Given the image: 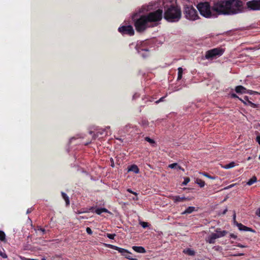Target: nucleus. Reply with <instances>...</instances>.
I'll return each mask as SVG.
<instances>
[{"label":"nucleus","instance_id":"nucleus-1","mask_svg":"<svg viewBox=\"0 0 260 260\" xmlns=\"http://www.w3.org/2000/svg\"><path fill=\"white\" fill-rule=\"evenodd\" d=\"M197 8L201 15L209 18L217 15H232L242 12V3L240 0L220 1L214 4L211 7L208 2L200 3Z\"/></svg>","mask_w":260,"mask_h":260},{"label":"nucleus","instance_id":"nucleus-2","mask_svg":"<svg viewBox=\"0 0 260 260\" xmlns=\"http://www.w3.org/2000/svg\"><path fill=\"white\" fill-rule=\"evenodd\" d=\"M165 10L164 18L170 22L178 21L181 17V11L180 8L178 6L172 4L164 3Z\"/></svg>","mask_w":260,"mask_h":260},{"label":"nucleus","instance_id":"nucleus-3","mask_svg":"<svg viewBox=\"0 0 260 260\" xmlns=\"http://www.w3.org/2000/svg\"><path fill=\"white\" fill-rule=\"evenodd\" d=\"M137 15V14H135L133 16V19L135 21L134 25L136 29L138 32L144 31L147 27H149V22L147 21V19L145 15L141 16L139 19H135V17Z\"/></svg>","mask_w":260,"mask_h":260},{"label":"nucleus","instance_id":"nucleus-4","mask_svg":"<svg viewBox=\"0 0 260 260\" xmlns=\"http://www.w3.org/2000/svg\"><path fill=\"white\" fill-rule=\"evenodd\" d=\"M184 14L186 19L191 21L196 20L199 18L197 10L192 6L185 7Z\"/></svg>","mask_w":260,"mask_h":260},{"label":"nucleus","instance_id":"nucleus-5","mask_svg":"<svg viewBox=\"0 0 260 260\" xmlns=\"http://www.w3.org/2000/svg\"><path fill=\"white\" fill-rule=\"evenodd\" d=\"M224 52V49L221 48H216L206 52L205 58L209 60H212L221 56Z\"/></svg>","mask_w":260,"mask_h":260},{"label":"nucleus","instance_id":"nucleus-6","mask_svg":"<svg viewBox=\"0 0 260 260\" xmlns=\"http://www.w3.org/2000/svg\"><path fill=\"white\" fill-rule=\"evenodd\" d=\"M149 22H154L160 21L162 19V10L158 9L157 10L150 12L147 15H145Z\"/></svg>","mask_w":260,"mask_h":260},{"label":"nucleus","instance_id":"nucleus-7","mask_svg":"<svg viewBox=\"0 0 260 260\" xmlns=\"http://www.w3.org/2000/svg\"><path fill=\"white\" fill-rule=\"evenodd\" d=\"M248 9L253 11L260 10V0H252L246 3Z\"/></svg>","mask_w":260,"mask_h":260},{"label":"nucleus","instance_id":"nucleus-8","mask_svg":"<svg viewBox=\"0 0 260 260\" xmlns=\"http://www.w3.org/2000/svg\"><path fill=\"white\" fill-rule=\"evenodd\" d=\"M118 30L123 35L133 36L134 35V30L131 25L122 26L118 28Z\"/></svg>","mask_w":260,"mask_h":260},{"label":"nucleus","instance_id":"nucleus-9","mask_svg":"<svg viewBox=\"0 0 260 260\" xmlns=\"http://www.w3.org/2000/svg\"><path fill=\"white\" fill-rule=\"evenodd\" d=\"M110 247L112 248L117 250L119 253H121V254L123 256H125V258H126L128 259H130V260H131L133 258V257H132L130 256V254H131V253L129 252L128 251H127L126 249H123L122 248H120L116 246H114V245H110Z\"/></svg>","mask_w":260,"mask_h":260},{"label":"nucleus","instance_id":"nucleus-10","mask_svg":"<svg viewBox=\"0 0 260 260\" xmlns=\"http://www.w3.org/2000/svg\"><path fill=\"white\" fill-rule=\"evenodd\" d=\"M233 222H234V224L235 225H236L238 228V229L240 231L254 232V231L253 230H252L251 228L246 226L243 225L242 223H238L236 220V213H234V214L233 215Z\"/></svg>","mask_w":260,"mask_h":260},{"label":"nucleus","instance_id":"nucleus-11","mask_svg":"<svg viewBox=\"0 0 260 260\" xmlns=\"http://www.w3.org/2000/svg\"><path fill=\"white\" fill-rule=\"evenodd\" d=\"M144 43L141 44H137L136 46V49L137 50L139 53H140L142 56L146 57L148 55V49L143 47Z\"/></svg>","mask_w":260,"mask_h":260},{"label":"nucleus","instance_id":"nucleus-12","mask_svg":"<svg viewBox=\"0 0 260 260\" xmlns=\"http://www.w3.org/2000/svg\"><path fill=\"white\" fill-rule=\"evenodd\" d=\"M235 91L238 93H247L250 94H258V92L256 91H253L252 90H247L244 87L241 85H239L236 87Z\"/></svg>","mask_w":260,"mask_h":260},{"label":"nucleus","instance_id":"nucleus-13","mask_svg":"<svg viewBox=\"0 0 260 260\" xmlns=\"http://www.w3.org/2000/svg\"><path fill=\"white\" fill-rule=\"evenodd\" d=\"M171 199L175 203L183 202L186 201H189L190 200L189 198H186L185 197H180L179 196H172L171 197Z\"/></svg>","mask_w":260,"mask_h":260},{"label":"nucleus","instance_id":"nucleus-14","mask_svg":"<svg viewBox=\"0 0 260 260\" xmlns=\"http://www.w3.org/2000/svg\"><path fill=\"white\" fill-rule=\"evenodd\" d=\"M217 238L218 236H216L214 233H212L206 238V240L207 242L210 244H214L215 243V240Z\"/></svg>","mask_w":260,"mask_h":260},{"label":"nucleus","instance_id":"nucleus-15","mask_svg":"<svg viewBox=\"0 0 260 260\" xmlns=\"http://www.w3.org/2000/svg\"><path fill=\"white\" fill-rule=\"evenodd\" d=\"M106 128L98 129L97 131L96 134H94L93 138L95 139L96 138H97L100 136H103L104 135L105 136H106L107 135V132H106Z\"/></svg>","mask_w":260,"mask_h":260},{"label":"nucleus","instance_id":"nucleus-16","mask_svg":"<svg viewBox=\"0 0 260 260\" xmlns=\"http://www.w3.org/2000/svg\"><path fill=\"white\" fill-rule=\"evenodd\" d=\"M153 9V5L152 4H149L147 6H143L141 9H140L139 13H144L145 12H147L150 11Z\"/></svg>","mask_w":260,"mask_h":260},{"label":"nucleus","instance_id":"nucleus-17","mask_svg":"<svg viewBox=\"0 0 260 260\" xmlns=\"http://www.w3.org/2000/svg\"><path fill=\"white\" fill-rule=\"evenodd\" d=\"M132 248L134 250L138 253H144L146 252V250L142 246H134L132 247Z\"/></svg>","mask_w":260,"mask_h":260},{"label":"nucleus","instance_id":"nucleus-18","mask_svg":"<svg viewBox=\"0 0 260 260\" xmlns=\"http://www.w3.org/2000/svg\"><path fill=\"white\" fill-rule=\"evenodd\" d=\"M128 171L133 172L136 174H138L139 172V169L137 166L133 165L128 168Z\"/></svg>","mask_w":260,"mask_h":260},{"label":"nucleus","instance_id":"nucleus-19","mask_svg":"<svg viewBox=\"0 0 260 260\" xmlns=\"http://www.w3.org/2000/svg\"><path fill=\"white\" fill-rule=\"evenodd\" d=\"M195 211V207L190 206L188 207L184 212L182 213V214H190Z\"/></svg>","mask_w":260,"mask_h":260},{"label":"nucleus","instance_id":"nucleus-20","mask_svg":"<svg viewBox=\"0 0 260 260\" xmlns=\"http://www.w3.org/2000/svg\"><path fill=\"white\" fill-rule=\"evenodd\" d=\"M183 252L188 255L193 256L195 254V252L190 248H186L183 250Z\"/></svg>","mask_w":260,"mask_h":260},{"label":"nucleus","instance_id":"nucleus-21","mask_svg":"<svg viewBox=\"0 0 260 260\" xmlns=\"http://www.w3.org/2000/svg\"><path fill=\"white\" fill-rule=\"evenodd\" d=\"M228 233V232L226 231H222L221 232L219 233H215L214 234L216 235V236H218V238L224 237Z\"/></svg>","mask_w":260,"mask_h":260},{"label":"nucleus","instance_id":"nucleus-22","mask_svg":"<svg viewBox=\"0 0 260 260\" xmlns=\"http://www.w3.org/2000/svg\"><path fill=\"white\" fill-rule=\"evenodd\" d=\"M61 195H62V197L63 198V199L65 200L66 204L67 205H69L70 204V200H69V198L68 197V196L67 195V194L65 193L64 192H62Z\"/></svg>","mask_w":260,"mask_h":260},{"label":"nucleus","instance_id":"nucleus-23","mask_svg":"<svg viewBox=\"0 0 260 260\" xmlns=\"http://www.w3.org/2000/svg\"><path fill=\"white\" fill-rule=\"evenodd\" d=\"M235 166V163L234 162H231L224 166H223L222 167L224 169H228L232 168H233Z\"/></svg>","mask_w":260,"mask_h":260},{"label":"nucleus","instance_id":"nucleus-24","mask_svg":"<svg viewBox=\"0 0 260 260\" xmlns=\"http://www.w3.org/2000/svg\"><path fill=\"white\" fill-rule=\"evenodd\" d=\"M196 182L201 187H203L205 186V182L200 179H197Z\"/></svg>","mask_w":260,"mask_h":260},{"label":"nucleus","instance_id":"nucleus-25","mask_svg":"<svg viewBox=\"0 0 260 260\" xmlns=\"http://www.w3.org/2000/svg\"><path fill=\"white\" fill-rule=\"evenodd\" d=\"M0 240L3 242H6V235L2 231H0Z\"/></svg>","mask_w":260,"mask_h":260},{"label":"nucleus","instance_id":"nucleus-26","mask_svg":"<svg viewBox=\"0 0 260 260\" xmlns=\"http://www.w3.org/2000/svg\"><path fill=\"white\" fill-rule=\"evenodd\" d=\"M256 181V178L255 176L252 177L249 181L247 182V184L248 185H251L253 184L254 182Z\"/></svg>","mask_w":260,"mask_h":260},{"label":"nucleus","instance_id":"nucleus-27","mask_svg":"<svg viewBox=\"0 0 260 260\" xmlns=\"http://www.w3.org/2000/svg\"><path fill=\"white\" fill-rule=\"evenodd\" d=\"M145 140L149 142V143H150L151 145H152L153 146H154V145L155 144V142L154 141V140L150 138L149 137H146L145 138Z\"/></svg>","mask_w":260,"mask_h":260},{"label":"nucleus","instance_id":"nucleus-28","mask_svg":"<svg viewBox=\"0 0 260 260\" xmlns=\"http://www.w3.org/2000/svg\"><path fill=\"white\" fill-rule=\"evenodd\" d=\"M178 79L180 80L182 78V73H183V69L182 68L180 67L178 69Z\"/></svg>","mask_w":260,"mask_h":260},{"label":"nucleus","instance_id":"nucleus-29","mask_svg":"<svg viewBox=\"0 0 260 260\" xmlns=\"http://www.w3.org/2000/svg\"><path fill=\"white\" fill-rule=\"evenodd\" d=\"M189 181H190L189 178L185 177V178H184V181L182 182V184L183 185H186Z\"/></svg>","mask_w":260,"mask_h":260},{"label":"nucleus","instance_id":"nucleus-30","mask_svg":"<svg viewBox=\"0 0 260 260\" xmlns=\"http://www.w3.org/2000/svg\"><path fill=\"white\" fill-rule=\"evenodd\" d=\"M177 166H178V164L177 163H173L170 164L168 167L171 169H177Z\"/></svg>","mask_w":260,"mask_h":260},{"label":"nucleus","instance_id":"nucleus-31","mask_svg":"<svg viewBox=\"0 0 260 260\" xmlns=\"http://www.w3.org/2000/svg\"><path fill=\"white\" fill-rule=\"evenodd\" d=\"M115 236H116V235L114 234H107V237L110 239H114Z\"/></svg>","mask_w":260,"mask_h":260},{"label":"nucleus","instance_id":"nucleus-32","mask_svg":"<svg viewBox=\"0 0 260 260\" xmlns=\"http://www.w3.org/2000/svg\"><path fill=\"white\" fill-rule=\"evenodd\" d=\"M0 256H1L3 258H6L7 257V255L6 253L3 252L0 250Z\"/></svg>","mask_w":260,"mask_h":260},{"label":"nucleus","instance_id":"nucleus-33","mask_svg":"<svg viewBox=\"0 0 260 260\" xmlns=\"http://www.w3.org/2000/svg\"><path fill=\"white\" fill-rule=\"evenodd\" d=\"M203 174L205 176H206V177H208V178H210V179H215V177L211 176H210L209 174H207V173H203Z\"/></svg>","mask_w":260,"mask_h":260},{"label":"nucleus","instance_id":"nucleus-34","mask_svg":"<svg viewBox=\"0 0 260 260\" xmlns=\"http://www.w3.org/2000/svg\"><path fill=\"white\" fill-rule=\"evenodd\" d=\"M140 224L143 228H146L148 226V223L146 222H141Z\"/></svg>","mask_w":260,"mask_h":260},{"label":"nucleus","instance_id":"nucleus-35","mask_svg":"<svg viewBox=\"0 0 260 260\" xmlns=\"http://www.w3.org/2000/svg\"><path fill=\"white\" fill-rule=\"evenodd\" d=\"M38 230L41 231L42 233V235H44L46 232V231L44 229L41 228L39 226L38 227Z\"/></svg>","mask_w":260,"mask_h":260},{"label":"nucleus","instance_id":"nucleus-36","mask_svg":"<svg viewBox=\"0 0 260 260\" xmlns=\"http://www.w3.org/2000/svg\"><path fill=\"white\" fill-rule=\"evenodd\" d=\"M95 212L99 214V215H100L101 213H102V211L101 210V208H98L96 209L95 210Z\"/></svg>","mask_w":260,"mask_h":260},{"label":"nucleus","instance_id":"nucleus-37","mask_svg":"<svg viewBox=\"0 0 260 260\" xmlns=\"http://www.w3.org/2000/svg\"><path fill=\"white\" fill-rule=\"evenodd\" d=\"M86 231L88 234L91 235L92 233V232L90 228L87 227L86 229Z\"/></svg>","mask_w":260,"mask_h":260},{"label":"nucleus","instance_id":"nucleus-38","mask_svg":"<svg viewBox=\"0 0 260 260\" xmlns=\"http://www.w3.org/2000/svg\"><path fill=\"white\" fill-rule=\"evenodd\" d=\"M251 107H253V108H257L258 107V105H256L254 103H250V105Z\"/></svg>","mask_w":260,"mask_h":260},{"label":"nucleus","instance_id":"nucleus-39","mask_svg":"<svg viewBox=\"0 0 260 260\" xmlns=\"http://www.w3.org/2000/svg\"><path fill=\"white\" fill-rule=\"evenodd\" d=\"M230 236L231 238H234L235 239H236L237 237V236L234 235V234H231Z\"/></svg>","mask_w":260,"mask_h":260},{"label":"nucleus","instance_id":"nucleus-40","mask_svg":"<svg viewBox=\"0 0 260 260\" xmlns=\"http://www.w3.org/2000/svg\"><path fill=\"white\" fill-rule=\"evenodd\" d=\"M164 98H165V97L161 98L160 99H159V100H158L156 102V103H158L160 102H162L164 101Z\"/></svg>","mask_w":260,"mask_h":260},{"label":"nucleus","instance_id":"nucleus-41","mask_svg":"<svg viewBox=\"0 0 260 260\" xmlns=\"http://www.w3.org/2000/svg\"><path fill=\"white\" fill-rule=\"evenodd\" d=\"M256 141L260 145V135L257 136Z\"/></svg>","mask_w":260,"mask_h":260},{"label":"nucleus","instance_id":"nucleus-42","mask_svg":"<svg viewBox=\"0 0 260 260\" xmlns=\"http://www.w3.org/2000/svg\"><path fill=\"white\" fill-rule=\"evenodd\" d=\"M256 214L260 217V208L257 209L256 211Z\"/></svg>","mask_w":260,"mask_h":260},{"label":"nucleus","instance_id":"nucleus-43","mask_svg":"<svg viewBox=\"0 0 260 260\" xmlns=\"http://www.w3.org/2000/svg\"><path fill=\"white\" fill-rule=\"evenodd\" d=\"M245 99H246V102H247V104H248L249 105H250V103H252L251 101L248 100V98L247 96H245Z\"/></svg>","mask_w":260,"mask_h":260},{"label":"nucleus","instance_id":"nucleus-44","mask_svg":"<svg viewBox=\"0 0 260 260\" xmlns=\"http://www.w3.org/2000/svg\"><path fill=\"white\" fill-rule=\"evenodd\" d=\"M245 99H246V102H247V104H248L249 105H250V103H252L251 101L248 100V98L247 96H245Z\"/></svg>","mask_w":260,"mask_h":260},{"label":"nucleus","instance_id":"nucleus-45","mask_svg":"<svg viewBox=\"0 0 260 260\" xmlns=\"http://www.w3.org/2000/svg\"><path fill=\"white\" fill-rule=\"evenodd\" d=\"M177 169H178V170H181L183 171H184V169L183 168H182L181 167L179 166L178 165V166H177Z\"/></svg>","mask_w":260,"mask_h":260},{"label":"nucleus","instance_id":"nucleus-46","mask_svg":"<svg viewBox=\"0 0 260 260\" xmlns=\"http://www.w3.org/2000/svg\"><path fill=\"white\" fill-rule=\"evenodd\" d=\"M101 210L102 211V213L103 212H108V210L106 209V208H101Z\"/></svg>","mask_w":260,"mask_h":260},{"label":"nucleus","instance_id":"nucleus-47","mask_svg":"<svg viewBox=\"0 0 260 260\" xmlns=\"http://www.w3.org/2000/svg\"><path fill=\"white\" fill-rule=\"evenodd\" d=\"M237 246L239 247H241V248H244V247H246V246H244V245H243L240 243H239Z\"/></svg>","mask_w":260,"mask_h":260},{"label":"nucleus","instance_id":"nucleus-48","mask_svg":"<svg viewBox=\"0 0 260 260\" xmlns=\"http://www.w3.org/2000/svg\"><path fill=\"white\" fill-rule=\"evenodd\" d=\"M111 162H112V164H111V166H112V167H114V164L113 159L112 158H111Z\"/></svg>","mask_w":260,"mask_h":260},{"label":"nucleus","instance_id":"nucleus-49","mask_svg":"<svg viewBox=\"0 0 260 260\" xmlns=\"http://www.w3.org/2000/svg\"><path fill=\"white\" fill-rule=\"evenodd\" d=\"M215 232H216V233H219V232H221L222 231H220V229L217 228L216 229Z\"/></svg>","mask_w":260,"mask_h":260},{"label":"nucleus","instance_id":"nucleus-50","mask_svg":"<svg viewBox=\"0 0 260 260\" xmlns=\"http://www.w3.org/2000/svg\"><path fill=\"white\" fill-rule=\"evenodd\" d=\"M232 97L234 98H238V96L236 94L233 93L232 94Z\"/></svg>","mask_w":260,"mask_h":260},{"label":"nucleus","instance_id":"nucleus-51","mask_svg":"<svg viewBox=\"0 0 260 260\" xmlns=\"http://www.w3.org/2000/svg\"><path fill=\"white\" fill-rule=\"evenodd\" d=\"M31 212V209H28L27 210L26 213L27 214H29Z\"/></svg>","mask_w":260,"mask_h":260},{"label":"nucleus","instance_id":"nucleus-52","mask_svg":"<svg viewBox=\"0 0 260 260\" xmlns=\"http://www.w3.org/2000/svg\"><path fill=\"white\" fill-rule=\"evenodd\" d=\"M244 255L243 253H238V254H234V256H241V255Z\"/></svg>","mask_w":260,"mask_h":260},{"label":"nucleus","instance_id":"nucleus-53","mask_svg":"<svg viewBox=\"0 0 260 260\" xmlns=\"http://www.w3.org/2000/svg\"><path fill=\"white\" fill-rule=\"evenodd\" d=\"M227 211H228V209H227V208H226V209H224V211H223L222 214H225L226 213V212H227Z\"/></svg>","mask_w":260,"mask_h":260},{"label":"nucleus","instance_id":"nucleus-54","mask_svg":"<svg viewBox=\"0 0 260 260\" xmlns=\"http://www.w3.org/2000/svg\"><path fill=\"white\" fill-rule=\"evenodd\" d=\"M127 191L128 192H130V193H133V191H132L130 188H128V189H127Z\"/></svg>","mask_w":260,"mask_h":260},{"label":"nucleus","instance_id":"nucleus-55","mask_svg":"<svg viewBox=\"0 0 260 260\" xmlns=\"http://www.w3.org/2000/svg\"><path fill=\"white\" fill-rule=\"evenodd\" d=\"M234 186V184H232V185H229L228 187H226V188H231L232 187H233ZM225 189H226V188H225Z\"/></svg>","mask_w":260,"mask_h":260},{"label":"nucleus","instance_id":"nucleus-56","mask_svg":"<svg viewBox=\"0 0 260 260\" xmlns=\"http://www.w3.org/2000/svg\"><path fill=\"white\" fill-rule=\"evenodd\" d=\"M132 193L135 194V196H137V194H138L137 193H136V192H134V191Z\"/></svg>","mask_w":260,"mask_h":260},{"label":"nucleus","instance_id":"nucleus-57","mask_svg":"<svg viewBox=\"0 0 260 260\" xmlns=\"http://www.w3.org/2000/svg\"><path fill=\"white\" fill-rule=\"evenodd\" d=\"M250 159H251V157H250V156H249V157H248L247 158V160H250Z\"/></svg>","mask_w":260,"mask_h":260},{"label":"nucleus","instance_id":"nucleus-58","mask_svg":"<svg viewBox=\"0 0 260 260\" xmlns=\"http://www.w3.org/2000/svg\"><path fill=\"white\" fill-rule=\"evenodd\" d=\"M144 124H148L147 122H144Z\"/></svg>","mask_w":260,"mask_h":260},{"label":"nucleus","instance_id":"nucleus-59","mask_svg":"<svg viewBox=\"0 0 260 260\" xmlns=\"http://www.w3.org/2000/svg\"><path fill=\"white\" fill-rule=\"evenodd\" d=\"M131 260H138L136 258H133Z\"/></svg>","mask_w":260,"mask_h":260},{"label":"nucleus","instance_id":"nucleus-60","mask_svg":"<svg viewBox=\"0 0 260 260\" xmlns=\"http://www.w3.org/2000/svg\"><path fill=\"white\" fill-rule=\"evenodd\" d=\"M73 139H74V138H72L71 139V141L73 140Z\"/></svg>","mask_w":260,"mask_h":260},{"label":"nucleus","instance_id":"nucleus-61","mask_svg":"<svg viewBox=\"0 0 260 260\" xmlns=\"http://www.w3.org/2000/svg\"><path fill=\"white\" fill-rule=\"evenodd\" d=\"M42 260H46V259L45 258H43Z\"/></svg>","mask_w":260,"mask_h":260},{"label":"nucleus","instance_id":"nucleus-62","mask_svg":"<svg viewBox=\"0 0 260 260\" xmlns=\"http://www.w3.org/2000/svg\"><path fill=\"white\" fill-rule=\"evenodd\" d=\"M110 128L109 126H108V127H106V128Z\"/></svg>","mask_w":260,"mask_h":260},{"label":"nucleus","instance_id":"nucleus-63","mask_svg":"<svg viewBox=\"0 0 260 260\" xmlns=\"http://www.w3.org/2000/svg\"><path fill=\"white\" fill-rule=\"evenodd\" d=\"M117 139L119 140H120V141L121 140V139Z\"/></svg>","mask_w":260,"mask_h":260},{"label":"nucleus","instance_id":"nucleus-64","mask_svg":"<svg viewBox=\"0 0 260 260\" xmlns=\"http://www.w3.org/2000/svg\"><path fill=\"white\" fill-rule=\"evenodd\" d=\"M258 158H259V159H260V154H259V157H258Z\"/></svg>","mask_w":260,"mask_h":260}]
</instances>
